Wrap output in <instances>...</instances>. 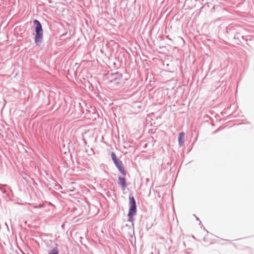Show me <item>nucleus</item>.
<instances>
[{
  "label": "nucleus",
  "mask_w": 254,
  "mask_h": 254,
  "mask_svg": "<svg viewBox=\"0 0 254 254\" xmlns=\"http://www.w3.org/2000/svg\"><path fill=\"white\" fill-rule=\"evenodd\" d=\"M33 23L35 25V35L34 37L35 43L37 46H39L42 43L43 39V31L42 26L40 21L37 19H35L33 21Z\"/></svg>",
  "instance_id": "nucleus-1"
},
{
  "label": "nucleus",
  "mask_w": 254,
  "mask_h": 254,
  "mask_svg": "<svg viewBox=\"0 0 254 254\" xmlns=\"http://www.w3.org/2000/svg\"><path fill=\"white\" fill-rule=\"evenodd\" d=\"M111 156L116 167L118 168L119 171L122 173L123 175H126L127 172L125 170L122 161L117 159L116 154L113 152H111Z\"/></svg>",
  "instance_id": "nucleus-3"
},
{
  "label": "nucleus",
  "mask_w": 254,
  "mask_h": 254,
  "mask_svg": "<svg viewBox=\"0 0 254 254\" xmlns=\"http://www.w3.org/2000/svg\"><path fill=\"white\" fill-rule=\"evenodd\" d=\"M196 220H198L199 219L198 218L196 217Z\"/></svg>",
  "instance_id": "nucleus-9"
},
{
  "label": "nucleus",
  "mask_w": 254,
  "mask_h": 254,
  "mask_svg": "<svg viewBox=\"0 0 254 254\" xmlns=\"http://www.w3.org/2000/svg\"><path fill=\"white\" fill-rule=\"evenodd\" d=\"M167 38L169 40L172 41V39L169 38V36H167Z\"/></svg>",
  "instance_id": "nucleus-8"
},
{
  "label": "nucleus",
  "mask_w": 254,
  "mask_h": 254,
  "mask_svg": "<svg viewBox=\"0 0 254 254\" xmlns=\"http://www.w3.org/2000/svg\"><path fill=\"white\" fill-rule=\"evenodd\" d=\"M118 184L120 185L124 189H125L127 187V185L126 184V179L125 178H123L121 177H119L118 178Z\"/></svg>",
  "instance_id": "nucleus-4"
},
{
  "label": "nucleus",
  "mask_w": 254,
  "mask_h": 254,
  "mask_svg": "<svg viewBox=\"0 0 254 254\" xmlns=\"http://www.w3.org/2000/svg\"><path fill=\"white\" fill-rule=\"evenodd\" d=\"M48 254H59V250L57 247L51 250Z\"/></svg>",
  "instance_id": "nucleus-7"
},
{
  "label": "nucleus",
  "mask_w": 254,
  "mask_h": 254,
  "mask_svg": "<svg viewBox=\"0 0 254 254\" xmlns=\"http://www.w3.org/2000/svg\"><path fill=\"white\" fill-rule=\"evenodd\" d=\"M129 208L127 216L128 217V221L132 222L133 217L136 214V204L135 200L132 195H129Z\"/></svg>",
  "instance_id": "nucleus-2"
},
{
  "label": "nucleus",
  "mask_w": 254,
  "mask_h": 254,
  "mask_svg": "<svg viewBox=\"0 0 254 254\" xmlns=\"http://www.w3.org/2000/svg\"><path fill=\"white\" fill-rule=\"evenodd\" d=\"M112 76L115 79H120L122 78V74L119 72L113 73Z\"/></svg>",
  "instance_id": "nucleus-6"
},
{
  "label": "nucleus",
  "mask_w": 254,
  "mask_h": 254,
  "mask_svg": "<svg viewBox=\"0 0 254 254\" xmlns=\"http://www.w3.org/2000/svg\"><path fill=\"white\" fill-rule=\"evenodd\" d=\"M185 133L181 132L178 136V141L180 146H182L184 143Z\"/></svg>",
  "instance_id": "nucleus-5"
}]
</instances>
